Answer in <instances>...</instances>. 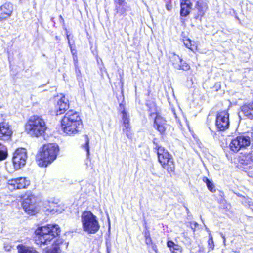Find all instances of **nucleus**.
<instances>
[{"mask_svg":"<svg viewBox=\"0 0 253 253\" xmlns=\"http://www.w3.org/2000/svg\"><path fill=\"white\" fill-rule=\"evenodd\" d=\"M82 126V120L78 113L72 110L68 111L61 121L64 132L69 135L76 134Z\"/></svg>","mask_w":253,"mask_h":253,"instance_id":"nucleus-1","label":"nucleus"},{"mask_svg":"<svg viewBox=\"0 0 253 253\" xmlns=\"http://www.w3.org/2000/svg\"><path fill=\"white\" fill-rule=\"evenodd\" d=\"M59 151V147L56 143L44 145L36 155L38 165L40 167H46L55 160Z\"/></svg>","mask_w":253,"mask_h":253,"instance_id":"nucleus-2","label":"nucleus"},{"mask_svg":"<svg viewBox=\"0 0 253 253\" xmlns=\"http://www.w3.org/2000/svg\"><path fill=\"white\" fill-rule=\"evenodd\" d=\"M35 232V241L37 244L47 245L51 240L59 234L60 230L58 225L48 224L47 226L39 227Z\"/></svg>","mask_w":253,"mask_h":253,"instance_id":"nucleus-3","label":"nucleus"},{"mask_svg":"<svg viewBox=\"0 0 253 253\" xmlns=\"http://www.w3.org/2000/svg\"><path fill=\"white\" fill-rule=\"evenodd\" d=\"M153 143L154 149L157 152L160 163L169 173L174 171L175 166L171 155L164 147L159 144L156 138L153 139Z\"/></svg>","mask_w":253,"mask_h":253,"instance_id":"nucleus-4","label":"nucleus"},{"mask_svg":"<svg viewBox=\"0 0 253 253\" xmlns=\"http://www.w3.org/2000/svg\"><path fill=\"white\" fill-rule=\"evenodd\" d=\"M46 128L44 120L37 116L31 117L25 125L28 133L36 137L42 135Z\"/></svg>","mask_w":253,"mask_h":253,"instance_id":"nucleus-5","label":"nucleus"},{"mask_svg":"<svg viewBox=\"0 0 253 253\" xmlns=\"http://www.w3.org/2000/svg\"><path fill=\"white\" fill-rule=\"evenodd\" d=\"M83 229L88 234H95L100 228L97 217L91 211H85L81 216Z\"/></svg>","mask_w":253,"mask_h":253,"instance_id":"nucleus-6","label":"nucleus"},{"mask_svg":"<svg viewBox=\"0 0 253 253\" xmlns=\"http://www.w3.org/2000/svg\"><path fill=\"white\" fill-rule=\"evenodd\" d=\"M251 144V138L246 134H242L234 137L229 144L230 150L237 152L240 150L246 149Z\"/></svg>","mask_w":253,"mask_h":253,"instance_id":"nucleus-7","label":"nucleus"},{"mask_svg":"<svg viewBox=\"0 0 253 253\" xmlns=\"http://www.w3.org/2000/svg\"><path fill=\"white\" fill-rule=\"evenodd\" d=\"M37 198L31 192L24 196L22 206L24 211L29 214H35L37 209Z\"/></svg>","mask_w":253,"mask_h":253,"instance_id":"nucleus-8","label":"nucleus"},{"mask_svg":"<svg viewBox=\"0 0 253 253\" xmlns=\"http://www.w3.org/2000/svg\"><path fill=\"white\" fill-rule=\"evenodd\" d=\"M27 159L26 150L24 148L17 149L13 154L12 162L15 169H18L25 166Z\"/></svg>","mask_w":253,"mask_h":253,"instance_id":"nucleus-9","label":"nucleus"},{"mask_svg":"<svg viewBox=\"0 0 253 253\" xmlns=\"http://www.w3.org/2000/svg\"><path fill=\"white\" fill-rule=\"evenodd\" d=\"M240 168L248 174L253 170V151L246 153L240 157Z\"/></svg>","mask_w":253,"mask_h":253,"instance_id":"nucleus-10","label":"nucleus"},{"mask_svg":"<svg viewBox=\"0 0 253 253\" xmlns=\"http://www.w3.org/2000/svg\"><path fill=\"white\" fill-rule=\"evenodd\" d=\"M216 126L220 131L227 129L229 126V114L226 111L218 112L216 116Z\"/></svg>","mask_w":253,"mask_h":253,"instance_id":"nucleus-11","label":"nucleus"},{"mask_svg":"<svg viewBox=\"0 0 253 253\" xmlns=\"http://www.w3.org/2000/svg\"><path fill=\"white\" fill-rule=\"evenodd\" d=\"M7 183L9 189L15 190L27 188L30 181L26 177H19L8 180Z\"/></svg>","mask_w":253,"mask_h":253,"instance_id":"nucleus-12","label":"nucleus"},{"mask_svg":"<svg viewBox=\"0 0 253 253\" xmlns=\"http://www.w3.org/2000/svg\"><path fill=\"white\" fill-rule=\"evenodd\" d=\"M170 61L174 68L177 70L187 71L190 68L188 64L183 61L181 57L175 54H171L170 56Z\"/></svg>","mask_w":253,"mask_h":253,"instance_id":"nucleus-13","label":"nucleus"},{"mask_svg":"<svg viewBox=\"0 0 253 253\" xmlns=\"http://www.w3.org/2000/svg\"><path fill=\"white\" fill-rule=\"evenodd\" d=\"M194 2H195L194 9L197 13L195 18L201 20L208 9V4L206 0H194Z\"/></svg>","mask_w":253,"mask_h":253,"instance_id":"nucleus-14","label":"nucleus"},{"mask_svg":"<svg viewBox=\"0 0 253 253\" xmlns=\"http://www.w3.org/2000/svg\"><path fill=\"white\" fill-rule=\"evenodd\" d=\"M13 10V5L10 2H6L0 7V22L11 16Z\"/></svg>","mask_w":253,"mask_h":253,"instance_id":"nucleus-15","label":"nucleus"},{"mask_svg":"<svg viewBox=\"0 0 253 253\" xmlns=\"http://www.w3.org/2000/svg\"><path fill=\"white\" fill-rule=\"evenodd\" d=\"M194 0H181L180 1V14L182 17H186L190 13Z\"/></svg>","mask_w":253,"mask_h":253,"instance_id":"nucleus-16","label":"nucleus"},{"mask_svg":"<svg viewBox=\"0 0 253 253\" xmlns=\"http://www.w3.org/2000/svg\"><path fill=\"white\" fill-rule=\"evenodd\" d=\"M12 134V130L10 126L6 123H0V138L8 140Z\"/></svg>","mask_w":253,"mask_h":253,"instance_id":"nucleus-17","label":"nucleus"},{"mask_svg":"<svg viewBox=\"0 0 253 253\" xmlns=\"http://www.w3.org/2000/svg\"><path fill=\"white\" fill-rule=\"evenodd\" d=\"M166 121L160 115H157L154 123V127L161 133L163 134L166 129Z\"/></svg>","mask_w":253,"mask_h":253,"instance_id":"nucleus-18","label":"nucleus"},{"mask_svg":"<svg viewBox=\"0 0 253 253\" xmlns=\"http://www.w3.org/2000/svg\"><path fill=\"white\" fill-rule=\"evenodd\" d=\"M56 107L57 115L62 114L69 108V101L65 96H63L58 101Z\"/></svg>","mask_w":253,"mask_h":253,"instance_id":"nucleus-19","label":"nucleus"},{"mask_svg":"<svg viewBox=\"0 0 253 253\" xmlns=\"http://www.w3.org/2000/svg\"><path fill=\"white\" fill-rule=\"evenodd\" d=\"M62 243V240L61 239H56L54 241L51 247L44 249L42 253H60L61 251L60 244Z\"/></svg>","mask_w":253,"mask_h":253,"instance_id":"nucleus-20","label":"nucleus"},{"mask_svg":"<svg viewBox=\"0 0 253 253\" xmlns=\"http://www.w3.org/2000/svg\"><path fill=\"white\" fill-rule=\"evenodd\" d=\"M241 113L248 118H253V102L244 104L241 107Z\"/></svg>","mask_w":253,"mask_h":253,"instance_id":"nucleus-21","label":"nucleus"},{"mask_svg":"<svg viewBox=\"0 0 253 253\" xmlns=\"http://www.w3.org/2000/svg\"><path fill=\"white\" fill-rule=\"evenodd\" d=\"M116 2L115 11L116 13L120 16L123 15L126 12V5L124 2V0H120V1L115 0Z\"/></svg>","mask_w":253,"mask_h":253,"instance_id":"nucleus-22","label":"nucleus"},{"mask_svg":"<svg viewBox=\"0 0 253 253\" xmlns=\"http://www.w3.org/2000/svg\"><path fill=\"white\" fill-rule=\"evenodd\" d=\"M16 248L19 253H39L33 248L22 244L17 245Z\"/></svg>","mask_w":253,"mask_h":253,"instance_id":"nucleus-23","label":"nucleus"},{"mask_svg":"<svg viewBox=\"0 0 253 253\" xmlns=\"http://www.w3.org/2000/svg\"><path fill=\"white\" fill-rule=\"evenodd\" d=\"M167 246L169 248L171 253H182V247L175 244L172 241H168Z\"/></svg>","mask_w":253,"mask_h":253,"instance_id":"nucleus-24","label":"nucleus"},{"mask_svg":"<svg viewBox=\"0 0 253 253\" xmlns=\"http://www.w3.org/2000/svg\"><path fill=\"white\" fill-rule=\"evenodd\" d=\"M167 246L169 248L171 253H182V247L175 244L172 241H168Z\"/></svg>","mask_w":253,"mask_h":253,"instance_id":"nucleus-25","label":"nucleus"},{"mask_svg":"<svg viewBox=\"0 0 253 253\" xmlns=\"http://www.w3.org/2000/svg\"><path fill=\"white\" fill-rule=\"evenodd\" d=\"M7 156L8 153L6 147L0 143V161L5 160Z\"/></svg>","mask_w":253,"mask_h":253,"instance_id":"nucleus-26","label":"nucleus"},{"mask_svg":"<svg viewBox=\"0 0 253 253\" xmlns=\"http://www.w3.org/2000/svg\"><path fill=\"white\" fill-rule=\"evenodd\" d=\"M203 181L206 184L208 189L211 192L215 191V186L212 181H210L207 177H204Z\"/></svg>","mask_w":253,"mask_h":253,"instance_id":"nucleus-27","label":"nucleus"},{"mask_svg":"<svg viewBox=\"0 0 253 253\" xmlns=\"http://www.w3.org/2000/svg\"><path fill=\"white\" fill-rule=\"evenodd\" d=\"M122 121L123 125L130 124V119L129 114L125 110L122 111Z\"/></svg>","mask_w":253,"mask_h":253,"instance_id":"nucleus-28","label":"nucleus"},{"mask_svg":"<svg viewBox=\"0 0 253 253\" xmlns=\"http://www.w3.org/2000/svg\"><path fill=\"white\" fill-rule=\"evenodd\" d=\"M242 203L245 206H248L251 209L253 207V202L252 199L249 197H243L241 200Z\"/></svg>","mask_w":253,"mask_h":253,"instance_id":"nucleus-29","label":"nucleus"},{"mask_svg":"<svg viewBox=\"0 0 253 253\" xmlns=\"http://www.w3.org/2000/svg\"><path fill=\"white\" fill-rule=\"evenodd\" d=\"M89 140L87 135L85 136V143L82 145V147L83 149L85 150L86 152L87 157H88L89 156Z\"/></svg>","mask_w":253,"mask_h":253,"instance_id":"nucleus-30","label":"nucleus"},{"mask_svg":"<svg viewBox=\"0 0 253 253\" xmlns=\"http://www.w3.org/2000/svg\"><path fill=\"white\" fill-rule=\"evenodd\" d=\"M47 210L52 214L61 213L62 211V210L59 209V207L58 205L54 204L50 205L49 208L47 209Z\"/></svg>","mask_w":253,"mask_h":253,"instance_id":"nucleus-31","label":"nucleus"},{"mask_svg":"<svg viewBox=\"0 0 253 253\" xmlns=\"http://www.w3.org/2000/svg\"><path fill=\"white\" fill-rule=\"evenodd\" d=\"M197 248L198 249L195 250V248L192 247L190 250V253H205L203 247L198 246Z\"/></svg>","mask_w":253,"mask_h":253,"instance_id":"nucleus-32","label":"nucleus"},{"mask_svg":"<svg viewBox=\"0 0 253 253\" xmlns=\"http://www.w3.org/2000/svg\"><path fill=\"white\" fill-rule=\"evenodd\" d=\"M145 242L147 245H149L152 244V241L150 237V234L149 231L145 233Z\"/></svg>","mask_w":253,"mask_h":253,"instance_id":"nucleus-33","label":"nucleus"},{"mask_svg":"<svg viewBox=\"0 0 253 253\" xmlns=\"http://www.w3.org/2000/svg\"><path fill=\"white\" fill-rule=\"evenodd\" d=\"M210 238L208 240V246L209 248L213 250L214 248V243H213V240L212 237L211 236L210 234H209Z\"/></svg>","mask_w":253,"mask_h":253,"instance_id":"nucleus-34","label":"nucleus"},{"mask_svg":"<svg viewBox=\"0 0 253 253\" xmlns=\"http://www.w3.org/2000/svg\"><path fill=\"white\" fill-rule=\"evenodd\" d=\"M123 132L126 134V136L128 139H132L133 134L131 132V128L124 130L123 131Z\"/></svg>","mask_w":253,"mask_h":253,"instance_id":"nucleus-35","label":"nucleus"},{"mask_svg":"<svg viewBox=\"0 0 253 253\" xmlns=\"http://www.w3.org/2000/svg\"><path fill=\"white\" fill-rule=\"evenodd\" d=\"M183 43L186 47L192 49V48H191V46H192L191 41L190 40H189L188 39L183 40Z\"/></svg>","mask_w":253,"mask_h":253,"instance_id":"nucleus-36","label":"nucleus"},{"mask_svg":"<svg viewBox=\"0 0 253 253\" xmlns=\"http://www.w3.org/2000/svg\"><path fill=\"white\" fill-rule=\"evenodd\" d=\"M67 39L68 40V43H69V46L70 47L71 53L73 55H76V50L75 49H74L73 48L72 46L70 44V40H69V35H67Z\"/></svg>","mask_w":253,"mask_h":253,"instance_id":"nucleus-37","label":"nucleus"},{"mask_svg":"<svg viewBox=\"0 0 253 253\" xmlns=\"http://www.w3.org/2000/svg\"><path fill=\"white\" fill-rule=\"evenodd\" d=\"M75 71L77 76V79H79V78L81 76V71L78 65H76V63L75 64Z\"/></svg>","mask_w":253,"mask_h":253,"instance_id":"nucleus-38","label":"nucleus"},{"mask_svg":"<svg viewBox=\"0 0 253 253\" xmlns=\"http://www.w3.org/2000/svg\"><path fill=\"white\" fill-rule=\"evenodd\" d=\"M129 129H131V126H130V124L123 125V131L127 130Z\"/></svg>","mask_w":253,"mask_h":253,"instance_id":"nucleus-39","label":"nucleus"},{"mask_svg":"<svg viewBox=\"0 0 253 253\" xmlns=\"http://www.w3.org/2000/svg\"><path fill=\"white\" fill-rule=\"evenodd\" d=\"M151 245V246H152V250L155 251L156 253H157L158 252V248H157V246L153 244V243H152V244H150Z\"/></svg>","mask_w":253,"mask_h":253,"instance_id":"nucleus-40","label":"nucleus"},{"mask_svg":"<svg viewBox=\"0 0 253 253\" xmlns=\"http://www.w3.org/2000/svg\"><path fill=\"white\" fill-rule=\"evenodd\" d=\"M73 60L74 61V64L75 65L76 63V65H78V59H77V55H73Z\"/></svg>","mask_w":253,"mask_h":253,"instance_id":"nucleus-41","label":"nucleus"},{"mask_svg":"<svg viewBox=\"0 0 253 253\" xmlns=\"http://www.w3.org/2000/svg\"><path fill=\"white\" fill-rule=\"evenodd\" d=\"M4 247L5 250H7V251L10 250V249L11 248V246H9V245H6V244H4Z\"/></svg>","mask_w":253,"mask_h":253,"instance_id":"nucleus-42","label":"nucleus"},{"mask_svg":"<svg viewBox=\"0 0 253 253\" xmlns=\"http://www.w3.org/2000/svg\"><path fill=\"white\" fill-rule=\"evenodd\" d=\"M166 8L168 11H171L172 9V6L170 4H167Z\"/></svg>","mask_w":253,"mask_h":253,"instance_id":"nucleus-43","label":"nucleus"},{"mask_svg":"<svg viewBox=\"0 0 253 253\" xmlns=\"http://www.w3.org/2000/svg\"><path fill=\"white\" fill-rule=\"evenodd\" d=\"M248 176L251 177H253V170L248 172Z\"/></svg>","mask_w":253,"mask_h":253,"instance_id":"nucleus-44","label":"nucleus"},{"mask_svg":"<svg viewBox=\"0 0 253 253\" xmlns=\"http://www.w3.org/2000/svg\"><path fill=\"white\" fill-rule=\"evenodd\" d=\"M221 236H222V238H223V242H224V243H225V236H224L222 234H221Z\"/></svg>","mask_w":253,"mask_h":253,"instance_id":"nucleus-45","label":"nucleus"},{"mask_svg":"<svg viewBox=\"0 0 253 253\" xmlns=\"http://www.w3.org/2000/svg\"><path fill=\"white\" fill-rule=\"evenodd\" d=\"M60 18L63 21L64 19L61 15L60 16Z\"/></svg>","mask_w":253,"mask_h":253,"instance_id":"nucleus-46","label":"nucleus"},{"mask_svg":"<svg viewBox=\"0 0 253 253\" xmlns=\"http://www.w3.org/2000/svg\"><path fill=\"white\" fill-rule=\"evenodd\" d=\"M206 230L207 231H209V229H208L207 227H206Z\"/></svg>","mask_w":253,"mask_h":253,"instance_id":"nucleus-47","label":"nucleus"},{"mask_svg":"<svg viewBox=\"0 0 253 253\" xmlns=\"http://www.w3.org/2000/svg\"><path fill=\"white\" fill-rule=\"evenodd\" d=\"M251 210H252V211H253V207H251Z\"/></svg>","mask_w":253,"mask_h":253,"instance_id":"nucleus-48","label":"nucleus"},{"mask_svg":"<svg viewBox=\"0 0 253 253\" xmlns=\"http://www.w3.org/2000/svg\"><path fill=\"white\" fill-rule=\"evenodd\" d=\"M20 2H22L23 0H19Z\"/></svg>","mask_w":253,"mask_h":253,"instance_id":"nucleus-49","label":"nucleus"}]
</instances>
